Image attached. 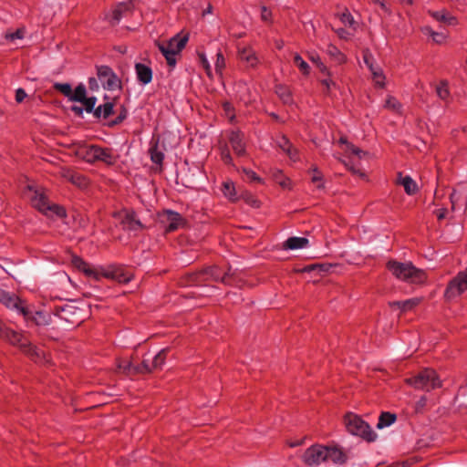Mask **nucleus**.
I'll return each instance as SVG.
<instances>
[{"label":"nucleus","instance_id":"obj_20","mask_svg":"<svg viewBox=\"0 0 467 467\" xmlns=\"http://www.w3.org/2000/svg\"><path fill=\"white\" fill-rule=\"evenodd\" d=\"M422 302L421 297H414L404 301L389 302V307H398L402 313L410 311Z\"/></svg>","mask_w":467,"mask_h":467},{"label":"nucleus","instance_id":"obj_48","mask_svg":"<svg viewBox=\"0 0 467 467\" xmlns=\"http://www.w3.org/2000/svg\"><path fill=\"white\" fill-rule=\"evenodd\" d=\"M241 199H243L247 204L254 208L260 207V201L249 192H243L241 194Z\"/></svg>","mask_w":467,"mask_h":467},{"label":"nucleus","instance_id":"obj_36","mask_svg":"<svg viewBox=\"0 0 467 467\" xmlns=\"http://www.w3.org/2000/svg\"><path fill=\"white\" fill-rule=\"evenodd\" d=\"M223 192L231 202H234L239 199L237 197L234 183L232 181L224 182L223 183Z\"/></svg>","mask_w":467,"mask_h":467},{"label":"nucleus","instance_id":"obj_22","mask_svg":"<svg viewBox=\"0 0 467 467\" xmlns=\"http://www.w3.org/2000/svg\"><path fill=\"white\" fill-rule=\"evenodd\" d=\"M135 71L139 82L143 85L150 83L152 79V70L149 66L142 63L135 64Z\"/></svg>","mask_w":467,"mask_h":467},{"label":"nucleus","instance_id":"obj_8","mask_svg":"<svg viewBox=\"0 0 467 467\" xmlns=\"http://www.w3.org/2000/svg\"><path fill=\"white\" fill-rule=\"evenodd\" d=\"M26 192L30 193L29 201L35 209L41 213H47V206L49 204V200L42 188H37L34 185H27Z\"/></svg>","mask_w":467,"mask_h":467},{"label":"nucleus","instance_id":"obj_45","mask_svg":"<svg viewBox=\"0 0 467 467\" xmlns=\"http://www.w3.org/2000/svg\"><path fill=\"white\" fill-rule=\"evenodd\" d=\"M153 369L152 365L150 366L147 360L143 359L140 364L134 365L133 374L134 376L138 374H149L151 373Z\"/></svg>","mask_w":467,"mask_h":467},{"label":"nucleus","instance_id":"obj_44","mask_svg":"<svg viewBox=\"0 0 467 467\" xmlns=\"http://www.w3.org/2000/svg\"><path fill=\"white\" fill-rule=\"evenodd\" d=\"M87 98L86 96V88L83 84H79L74 91H72V95L70 97V100L81 102L83 99Z\"/></svg>","mask_w":467,"mask_h":467},{"label":"nucleus","instance_id":"obj_57","mask_svg":"<svg viewBox=\"0 0 467 467\" xmlns=\"http://www.w3.org/2000/svg\"><path fill=\"white\" fill-rule=\"evenodd\" d=\"M243 172L246 175L247 179L250 182H257L260 183L263 182V180L254 171H252L250 169L243 168Z\"/></svg>","mask_w":467,"mask_h":467},{"label":"nucleus","instance_id":"obj_43","mask_svg":"<svg viewBox=\"0 0 467 467\" xmlns=\"http://www.w3.org/2000/svg\"><path fill=\"white\" fill-rule=\"evenodd\" d=\"M294 64L299 68L301 73L305 76H308L310 73L309 65L302 58L299 54L294 56Z\"/></svg>","mask_w":467,"mask_h":467},{"label":"nucleus","instance_id":"obj_12","mask_svg":"<svg viewBox=\"0 0 467 467\" xmlns=\"http://www.w3.org/2000/svg\"><path fill=\"white\" fill-rule=\"evenodd\" d=\"M94 150L96 161H102L108 166L114 165L117 162L118 156L114 155L112 149L97 145V149Z\"/></svg>","mask_w":467,"mask_h":467},{"label":"nucleus","instance_id":"obj_41","mask_svg":"<svg viewBox=\"0 0 467 467\" xmlns=\"http://www.w3.org/2000/svg\"><path fill=\"white\" fill-rule=\"evenodd\" d=\"M29 320L35 323L36 326H46L49 324L50 317L48 315H45L41 311H36L35 314H31V318H29Z\"/></svg>","mask_w":467,"mask_h":467},{"label":"nucleus","instance_id":"obj_42","mask_svg":"<svg viewBox=\"0 0 467 467\" xmlns=\"http://www.w3.org/2000/svg\"><path fill=\"white\" fill-rule=\"evenodd\" d=\"M273 177H274L275 182L278 183L282 188H284V189H285V188L290 189V187H291V180L289 178L285 177L283 174L282 171L276 170L275 171H274Z\"/></svg>","mask_w":467,"mask_h":467},{"label":"nucleus","instance_id":"obj_21","mask_svg":"<svg viewBox=\"0 0 467 467\" xmlns=\"http://www.w3.org/2000/svg\"><path fill=\"white\" fill-rule=\"evenodd\" d=\"M397 183L404 187V191L408 195H414L419 191L418 185L412 178L409 175L402 176L401 172L398 173Z\"/></svg>","mask_w":467,"mask_h":467},{"label":"nucleus","instance_id":"obj_52","mask_svg":"<svg viewBox=\"0 0 467 467\" xmlns=\"http://www.w3.org/2000/svg\"><path fill=\"white\" fill-rule=\"evenodd\" d=\"M385 108L393 111H399L401 108V104L398 99L392 96H389L385 101Z\"/></svg>","mask_w":467,"mask_h":467},{"label":"nucleus","instance_id":"obj_27","mask_svg":"<svg viewBox=\"0 0 467 467\" xmlns=\"http://www.w3.org/2000/svg\"><path fill=\"white\" fill-rule=\"evenodd\" d=\"M238 57L241 60L247 62L250 67H255L258 62L255 53L251 47H243L242 49H239Z\"/></svg>","mask_w":467,"mask_h":467},{"label":"nucleus","instance_id":"obj_60","mask_svg":"<svg viewBox=\"0 0 467 467\" xmlns=\"http://www.w3.org/2000/svg\"><path fill=\"white\" fill-rule=\"evenodd\" d=\"M261 18L265 22H272V11L269 10L266 6H262Z\"/></svg>","mask_w":467,"mask_h":467},{"label":"nucleus","instance_id":"obj_62","mask_svg":"<svg viewBox=\"0 0 467 467\" xmlns=\"http://www.w3.org/2000/svg\"><path fill=\"white\" fill-rule=\"evenodd\" d=\"M427 404V398L425 396L420 397V399L415 404V411L422 412Z\"/></svg>","mask_w":467,"mask_h":467},{"label":"nucleus","instance_id":"obj_25","mask_svg":"<svg viewBox=\"0 0 467 467\" xmlns=\"http://www.w3.org/2000/svg\"><path fill=\"white\" fill-rule=\"evenodd\" d=\"M327 461L343 464L347 461V455L340 449L327 447V453H326V462Z\"/></svg>","mask_w":467,"mask_h":467},{"label":"nucleus","instance_id":"obj_32","mask_svg":"<svg viewBox=\"0 0 467 467\" xmlns=\"http://www.w3.org/2000/svg\"><path fill=\"white\" fill-rule=\"evenodd\" d=\"M158 148H159V142L157 140L154 143H151V145L149 149V153H150L151 161L161 167L162 163H163V160H164V154L162 151L159 150Z\"/></svg>","mask_w":467,"mask_h":467},{"label":"nucleus","instance_id":"obj_39","mask_svg":"<svg viewBox=\"0 0 467 467\" xmlns=\"http://www.w3.org/2000/svg\"><path fill=\"white\" fill-rule=\"evenodd\" d=\"M437 96L443 101L448 102L450 98L449 85L446 80H441L436 87Z\"/></svg>","mask_w":467,"mask_h":467},{"label":"nucleus","instance_id":"obj_3","mask_svg":"<svg viewBox=\"0 0 467 467\" xmlns=\"http://www.w3.org/2000/svg\"><path fill=\"white\" fill-rule=\"evenodd\" d=\"M344 423L349 433L358 436L368 442H372L377 439V433L371 430L368 423L355 413H347L344 416Z\"/></svg>","mask_w":467,"mask_h":467},{"label":"nucleus","instance_id":"obj_64","mask_svg":"<svg viewBox=\"0 0 467 467\" xmlns=\"http://www.w3.org/2000/svg\"><path fill=\"white\" fill-rule=\"evenodd\" d=\"M431 37L437 44H442L446 38V36L442 33L431 32Z\"/></svg>","mask_w":467,"mask_h":467},{"label":"nucleus","instance_id":"obj_14","mask_svg":"<svg viewBox=\"0 0 467 467\" xmlns=\"http://www.w3.org/2000/svg\"><path fill=\"white\" fill-rule=\"evenodd\" d=\"M63 177L70 182L72 184L79 188H87L89 184V180L83 174L72 170H65L62 173Z\"/></svg>","mask_w":467,"mask_h":467},{"label":"nucleus","instance_id":"obj_34","mask_svg":"<svg viewBox=\"0 0 467 467\" xmlns=\"http://www.w3.org/2000/svg\"><path fill=\"white\" fill-rule=\"evenodd\" d=\"M397 420V415L389 411H383L380 413L379 421L377 424L378 429L388 427L394 423Z\"/></svg>","mask_w":467,"mask_h":467},{"label":"nucleus","instance_id":"obj_47","mask_svg":"<svg viewBox=\"0 0 467 467\" xmlns=\"http://www.w3.org/2000/svg\"><path fill=\"white\" fill-rule=\"evenodd\" d=\"M168 351H169L168 348H163L154 357L153 361H152L153 368H155V369L160 368L164 364V362L167 358Z\"/></svg>","mask_w":467,"mask_h":467},{"label":"nucleus","instance_id":"obj_7","mask_svg":"<svg viewBox=\"0 0 467 467\" xmlns=\"http://www.w3.org/2000/svg\"><path fill=\"white\" fill-rule=\"evenodd\" d=\"M200 272L203 274L204 285L210 281H220L228 285H235L234 276L227 272H223L221 268L216 265L202 269Z\"/></svg>","mask_w":467,"mask_h":467},{"label":"nucleus","instance_id":"obj_59","mask_svg":"<svg viewBox=\"0 0 467 467\" xmlns=\"http://www.w3.org/2000/svg\"><path fill=\"white\" fill-rule=\"evenodd\" d=\"M221 158L225 164H232V162H233V158H232V156L230 154V150L226 145L223 148H222Z\"/></svg>","mask_w":467,"mask_h":467},{"label":"nucleus","instance_id":"obj_35","mask_svg":"<svg viewBox=\"0 0 467 467\" xmlns=\"http://www.w3.org/2000/svg\"><path fill=\"white\" fill-rule=\"evenodd\" d=\"M189 40V36L185 35L183 36H180V35H176L170 41L169 44L172 47L175 48V52L179 54L186 46Z\"/></svg>","mask_w":467,"mask_h":467},{"label":"nucleus","instance_id":"obj_51","mask_svg":"<svg viewBox=\"0 0 467 467\" xmlns=\"http://www.w3.org/2000/svg\"><path fill=\"white\" fill-rule=\"evenodd\" d=\"M10 308L16 309L19 313L23 315L26 320H29L31 318L32 312L28 309L26 306H25L24 301L19 298V303L16 304V306H11Z\"/></svg>","mask_w":467,"mask_h":467},{"label":"nucleus","instance_id":"obj_53","mask_svg":"<svg viewBox=\"0 0 467 467\" xmlns=\"http://www.w3.org/2000/svg\"><path fill=\"white\" fill-rule=\"evenodd\" d=\"M310 60L314 62L317 66V67L322 72L323 74H326L327 76L330 75V72L328 71V68L327 66L321 61L318 55L311 56Z\"/></svg>","mask_w":467,"mask_h":467},{"label":"nucleus","instance_id":"obj_26","mask_svg":"<svg viewBox=\"0 0 467 467\" xmlns=\"http://www.w3.org/2000/svg\"><path fill=\"white\" fill-rule=\"evenodd\" d=\"M15 346H18L24 353L32 358L39 357L36 347L30 343L23 335L22 340L17 342Z\"/></svg>","mask_w":467,"mask_h":467},{"label":"nucleus","instance_id":"obj_50","mask_svg":"<svg viewBox=\"0 0 467 467\" xmlns=\"http://www.w3.org/2000/svg\"><path fill=\"white\" fill-rule=\"evenodd\" d=\"M311 171H313V176L311 178V182L313 183L317 184V187L318 189L324 188L323 174H322V172L316 166L313 167L311 169Z\"/></svg>","mask_w":467,"mask_h":467},{"label":"nucleus","instance_id":"obj_18","mask_svg":"<svg viewBox=\"0 0 467 467\" xmlns=\"http://www.w3.org/2000/svg\"><path fill=\"white\" fill-rule=\"evenodd\" d=\"M71 264L78 270L83 272L87 276H92L96 280L99 279L97 271L91 268L87 262H85L80 256L73 255L71 259Z\"/></svg>","mask_w":467,"mask_h":467},{"label":"nucleus","instance_id":"obj_30","mask_svg":"<svg viewBox=\"0 0 467 467\" xmlns=\"http://www.w3.org/2000/svg\"><path fill=\"white\" fill-rule=\"evenodd\" d=\"M95 149H97V145L94 144L82 146L78 149V155L81 156L88 162H96Z\"/></svg>","mask_w":467,"mask_h":467},{"label":"nucleus","instance_id":"obj_9","mask_svg":"<svg viewBox=\"0 0 467 467\" xmlns=\"http://www.w3.org/2000/svg\"><path fill=\"white\" fill-rule=\"evenodd\" d=\"M326 453L327 447L322 445H313L306 450L303 454V461L306 465L319 464L326 462Z\"/></svg>","mask_w":467,"mask_h":467},{"label":"nucleus","instance_id":"obj_29","mask_svg":"<svg viewBox=\"0 0 467 467\" xmlns=\"http://www.w3.org/2000/svg\"><path fill=\"white\" fill-rule=\"evenodd\" d=\"M327 53L332 60L337 64L342 65L347 62V57L342 53L335 45L329 44L327 48Z\"/></svg>","mask_w":467,"mask_h":467},{"label":"nucleus","instance_id":"obj_17","mask_svg":"<svg viewBox=\"0 0 467 467\" xmlns=\"http://www.w3.org/2000/svg\"><path fill=\"white\" fill-rule=\"evenodd\" d=\"M134 5L131 1L119 4L112 11V25H116L126 15L131 14Z\"/></svg>","mask_w":467,"mask_h":467},{"label":"nucleus","instance_id":"obj_1","mask_svg":"<svg viewBox=\"0 0 467 467\" xmlns=\"http://www.w3.org/2000/svg\"><path fill=\"white\" fill-rule=\"evenodd\" d=\"M386 267L396 278L410 284H423L427 280V274L410 262L389 260Z\"/></svg>","mask_w":467,"mask_h":467},{"label":"nucleus","instance_id":"obj_19","mask_svg":"<svg viewBox=\"0 0 467 467\" xmlns=\"http://www.w3.org/2000/svg\"><path fill=\"white\" fill-rule=\"evenodd\" d=\"M278 147L287 154V156L294 161H296L299 159V152L296 148L293 146L288 138L283 135L277 140Z\"/></svg>","mask_w":467,"mask_h":467},{"label":"nucleus","instance_id":"obj_56","mask_svg":"<svg viewBox=\"0 0 467 467\" xmlns=\"http://www.w3.org/2000/svg\"><path fill=\"white\" fill-rule=\"evenodd\" d=\"M96 101H97V99L95 97H89V98H86L85 99H83V101H81L80 103H82L85 106V109L87 112H92L94 109Z\"/></svg>","mask_w":467,"mask_h":467},{"label":"nucleus","instance_id":"obj_63","mask_svg":"<svg viewBox=\"0 0 467 467\" xmlns=\"http://www.w3.org/2000/svg\"><path fill=\"white\" fill-rule=\"evenodd\" d=\"M328 78H325V79H322L321 80V84L323 86H325L326 89L324 90V92L328 95L330 94V88H331V86H335V82L330 78V75L327 76Z\"/></svg>","mask_w":467,"mask_h":467},{"label":"nucleus","instance_id":"obj_54","mask_svg":"<svg viewBox=\"0 0 467 467\" xmlns=\"http://www.w3.org/2000/svg\"><path fill=\"white\" fill-rule=\"evenodd\" d=\"M119 368L122 369L124 373L129 376H134L133 368L134 364L130 360H122L119 363Z\"/></svg>","mask_w":467,"mask_h":467},{"label":"nucleus","instance_id":"obj_37","mask_svg":"<svg viewBox=\"0 0 467 467\" xmlns=\"http://www.w3.org/2000/svg\"><path fill=\"white\" fill-rule=\"evenodd\" d=\"M0 302L6 307L16 306V304L19 303V297L15 295H10L5 290L0 288Z\"/></svg>","mask_w":467,"mask_h":467},{"label":"nucleus","instance_id":"obj_31","mask_svg":"<svg viewBox=\"0 0 467 467\" xmlns=\"http://www.w3.org/2000/svg\"><path fill=\"white\" fill-rule=\"evenodd\" d=\"M308 244V239L305 237H289L284 246L286 249L295 250L306 247Z\"/></svg>","mask_w":467,"mask_h":467},{"label":"nucleus","instance_id":"obj_5","mask_svg":"<svg viewBox=\"0 0 467 467\" xmlns=\"http://www.w3.org/2000/svg\"><path fill=\"white\" fill-rule=\"evenodd\" d=\"M161 223L165 224V234L172 233L179 228H183L187 224L184 219L179 213L171 210H164L159 214Z\"/></svg>","mask_w":467,"mask_h":467},{"label":"nucleus","instance_id":"obj_61","mask_svg":"<svg viewBox=\"0 0 467 467\" xmlns=\"http://www.w3.org/2000/svg\"><path fill=\"white\" fill-rule=\"evenodd\" d=\"M102 106L103 118L107 119L113 113L114 105L111 102H107Z\"/></svg>","mask_w":467,"mask_h":467},{"label":"nucleus","instance_id":"obj_24","mask_svg":"<svg viewBox=\"0 0 467 467\" xmlns=\"http://www.w3.org/2000/svg\"><path fill=\"white\" fill-rule=\"evenodd\" d=\"M159 50L161 52V54L164 56L167 64L170 67H174L176 65V55L175 48L170 46L168 43L167 45H163L161 43H158Z\"/></svg>","mask_w":467,"mask_h":467},{"label":"nucleus","instance_id":"obj_23","mask_svg":"<svg viewBox=\"0 0 467 467\" xmlns=\"http://www.w3.org/2000/svg\"><path fill=\"white\" fill-rule=\"evenodd\" d=\"M136 217L137 214L134 211H129L126 213L122 223L127 224V228L130 231L142 230L144 226Z\"/></svg>","mask_w":467,"mask_h":467},{"label":"nucleus","instance_id":"obj_38","mask_svg":"<svg viewBox=\"0 0 467 467\" xmlns=\"http://www.w3.org/2000/svg\"><path fill=\"white\" fill-rule=\"evenodd\" d=\"M275 93L285 104H290L293 101L292 94L289 88L283 85L275 87Z\"/></svg>","mask_w":467,"mask_h":467},{"label":"nucleus","instance_id":"obj_33","mask_svg":"<svg viewBox=\"0 0 467 467\" xmlns=\"http://www.w3.org/2000/svg\"><path fill=\"white\" fill-rule=\"evenodd\" d=\"M43 214L46 216L56 215L57 218H66L67 211L62 205L49 202V204L47 206V213Z\"/></svg>","mask_w":467,"mask_h":467},{"label":"nucleus","instance_id":"obj_4","mask_svg":"<svg viewBox=\"0 0 467 467\" xmlns=\"http://www.w3.org/2000/svg\"><path fill=\"white\" fill-rule=\"evenodd\" d=\"M465 291H467V268L459 272L449 281L444 291V298L446 301H451Z\"/></svg>","mask_w":467,"mask_h":467},{"label":"nucleus","instance_id":"obj_46","mask_svg":"<svg viewBox=\"0 0 467 467\" xmlns=\"http://www.w3.org/2000/svg\"><path fill=\"white\" fill-rule=\"evenodd\" d=\"M337 16L341 21V23L345 26L354 27V26L356 25V21L354 20L353 16L350 14L348 8H346L343 13Z\"/></svg>","mask_w":467,"mask_h":467},{"label":"nucleus","instance_id":"obj_11","mask_svg":"<svg viewBox=\"0 0 467 467\" xmlns=\"http://www.w3.org/2000/svg\"><path fill=\"white\" fill-rule=\"evenodd\" d=\"M103 276L115 280L120 284H127L132 278V274L122 267H114L103 273Z\"/></svg>","mask_w":467,"mask_h":467},{"label":"nucleus","instance_id":"obj_58","mask_svg":"<svg viewBox=\"0 0 467 467\" xmlns=\"http://www.w3.org/2000/svg\"><path fill=\"white\" fill-rule=\"evenodd\" d=\"M127 118V109L122 107L121 109V111L119 112V114L118 115V117L111 120L109 123V127H113L115 125H119L125 119Z\"/></svg>","mask_w":467,"mask_h":467},{"label":"nucleus","instance_id":"obj_16","mask_svg":"<svg viewBox=\"0 0 467 467\" xmlns=\"http://www.w3.org/2000/svg\"><path fill=\"white\" fill-rule=\"evenodd\" d=\"M76 307L72 306H55L53 309L54 315L57 316L60 319L65 320L70 324L78 323V319L74 318Z\"/></svg>","mask_w":467,"mask_h":467},{"label":"nucleus","instance_id":"obj_55","mask_svg":"<svg viewBox=\"0 0 467 467\" xmlns=\"http://www.w3.org/2000/svg\"><path fill=\"white\" fill-rule=\"evenodd\" d=\"M25 36V29L24 28H17L13 33H8L5 35V39L9 41H14L15 39H22Z\"/></svg>","mask_w":467,"mask_h":467},{"label":"nucleus","instance_id":"obj_2","mask_svg":"<svg viewBox=\"0 0 467 467\" xmlns=\"http://www.w3.org/2000/svg\"><path fill=\"white\" fill-rule=\"evenodd\" d=\"M405 383L416 389L431 391L442 386L438 373L433 368H424L417 375L405 379Z\"/></svg>","mask_w":467,"mask_h":467},{"label":"nucleus","instance_id":"obj_10","mask_svg":"<svg viewBox=\"0 0 467 467\" xmlns=\"http://www.w3.org/2000/svg\"><path fill=\"white\" fill-rule=\"evenodd\" d=\"M229 142L237 156H244L246 153L244 142V134L240 130H232L229 135Z\"/></svg>","mask_w":467,"mask_h":467},{"label":"nucleus","instance_id":"obj_6","mask_svg":"<svg viewBox=\"0 0 467 467\" xmlns=\"http://www.w3.org/2000/svg\"><path fill=\"white\" fill-rule=\"evenodd\" d=\"M97 76L105 89L114 90L121 88V80L109 66H98Z\"/></svg>","mask_w":467,"mask_h":467},{"label":"nucleus","instance_id":"obj_28","mask_svg":"<svg viewBox=\"0 0 467 467\" xmlns=\"http://www.w3.org/2000/svg\"><path fill=\"white\" fill-rule=\"evenodd\" d=\"M429 14L437 21L443 22L450 26H455L458 24V20L455 16H450L446 11H429Z\"/></svg>","mask_w":467,"mask_h":467},{"label":"nucleus","instance_id":"obj_15","mask_svg":"<svg viewBox=\"0 0 467 467\" xmlns=\"http://www.w3.org/2000/svg\"><path fill=\"white\" fill-rule=\"evenodd\" d=\"M0 339L16 345L22 340V334L18 333L8 327L0 319Z\"/></svg>","mask_w":467,"mask_h":467},{"label":"nucleus","instance_id":"obj_49","mask_svg":"<svg viewBox=\"0 0 467 467\" xmlns=\"http://www.w3.org/2000/svg\"><path fill=\"white\" fill-rule=\"evenodd\" d=\"M54 89L62 93L64 96L70 99L72 95V88L68 83H55L53 86Z\"/></svg>","mask_w":467,"mask_h":467},{"label":"nucleus","instance_id":"obj_13","mask_svg":"<svg viewBox=\"0 0 467 467\" xmlns=\"http://www.w3.org/2000/svg\"><path fill=\"white\" fill-rule=\"evenodd\" d=\"M178 285L181 286L204 285L203 274L200 271L186 273L179 278Z\"/></svg>","mask_w":467,"mask_h":467},{"label":"nucleus","instance_id":"obj_40","mask_svg":"<svg viewBox=\"0 0 467 467\" xmlns=\"http://www.w3.org/2000/svg\"><path fill=\"white\" fill-rule=\"evenodd\" d=\"M338 143L347 145L348 150H349L353 154L357 155L359 159L363 156L368 155V152L362 150L361 149L356 147L354 144L348 141L347 137L342 136L338 140Z\"/></svg>","mask_w":467,"mask_h":467}]
</instances>
